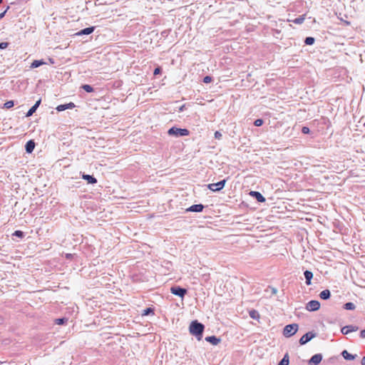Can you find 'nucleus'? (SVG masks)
Returning <instances> with one entry per match:
<instances>
[{
	"mask_svg": "<svg viewBox=\"0 0 365 365\" xmlns=\"http://www.w3.org/2000/svg\"><path fill=\"white\" fill-rule=\"evenodd\" d=\"M204 329L205 326L197 320L192 321L189 327L190 334L195 336L198 340L201 339Z\"/></svg>",
	"mask_w": 365,
	"mask_h": 365,
	"instance_id": "nucleus-1",
	"label": "nucleus"
},
{
	"mask_svg": "<svg viewBox=\"0 0 365 365\" xmlns=\"http://www.w3.org/2000/svg\"><path fill=\"white\" fill-rule=\"evenodd\" d=\"M168 134L169 135H172V136H175V137L178 138V137L189 135L190 131L186 128H179L173 126L168 130Z\"/></svg>",
	"mask_w": 365,
	"mask_h": 365,
	"instance_id": "nucleus-2",
	"label": "nucleus"
},
{
	"mask_svg": "<svg viewBox=\"0 0 365 365\" xmlns=\"http://www.w3.org/2000/svg\"><path fill=\"white\" fill-rule=\"evenodd\" d=\"M298 330V324H291L286 325L283 330V335L286 337L293 336Z\"/></svg>",
	"mask_w": 365,
	"mask_h": 365,
	"instance_id": "nucleus-3",
	"label": "nucleus"
},
{
	"mask_svg": "<svg viewBox=\"0 0 365 365\" xmlns=\"http://www.w3.org/2000/svg\"><path fill=\"white\" fill-rule=\"evenodd\" d=\"M170 292L176 296L183 298L187 294V290L185 288H182L180 286H173L170 288Z\"/></svg>",
	"mask_w": 365,
	"mask_h": 365,
	"instance_id": "nucleus-4",
	"label": "nucleus"
},
{
	"mask_svg": "<svg viewBox=\"0 0 365 365\" xmlns=\"http://www.w3.org/2000/svg\"><path fill=\"white\" fill-rule=\"evenodd\" d=\"M225 183H226V180L224 179V180H220L216 183L209 184L207 185V187L210 190H212L213 192H217V191H220L221 190H222L225 185Z\"/></svg>",
	"mask_w": 365,
	"mask_h": 365,
	"instance_id": "nucleus-5",
	"label": "nucleus"
},
{
	"mask_svg": "<svg viewBox=\"0 0 365 365\" xmlns=\"http://www.w3.org/2000/svg\"><path fill=\"white\" fill-rule=\"evenodd\" d=\"M316 333L313 332V331H309L307 333H306L305 334H304L299 339V344L301 345H304L305 344H307V342H309V341H311L313 338H314L316 336Z\"/></svg>",
	"mask_w": 365,
	"mask_h": 365,
	"instance_id": "nucleus-6",
	"label": "nucleus"
},
{
	"mask_svg": "<svg viewBox=\"0 0 365 365\" xmlns=\"http://www.w3.org/2000/svg\"><path fill=\"white\" fill-rule=\"evenodd\" d=\"M320 308V303L317 300H311L306 304V309L309 312L317 311Z\"/></svg>",
	"mask_w": 365,
	"mask_h": 365,
	"instance_id": "nucleus-7",
	"label": "nucleus"
},
{
	"mask_svg": "<svg viewBox=\"0 0 365 365\" xmlns=\"http://www.w3.org/2000/svg\"><path fill=\"white\" fill-rule=\"evenodd\" d=\"M204 205L202 204L192 205L186 209L187 212H200L203 210Z\"/></svg>",
	"mask_w": 365,
	"mask_h": 365,
	"instance_id": "nucleus-8",
	"label": "nucleus"
},
{
	"mask_svg": "<svg viewBox=\"0 0 365 365\" xmlns=\"http://www.w3.org/2000/svg\"><path fill=\"white\" fill-rule=\"evenodd\" d=\"M322 360V355L321 354H316L313 355L309 361V364L318 365Z\"/></svg>",
	"mask_w": 365,
	"mask_h": 365,
	"instance_id": "nucleus-9",
	"label": "nucleus"
},
{
	"mask_svg": "<svg viewBox=\"0 0 365 365\" xmlns=\"http://www.w3.org/2000/svg\"><path fill=\"white\" fill-rule=\"evenodd\" d=\"M250 195L255 197L259 202H264L266 200L265 197L257 191H251Z\"/></svg>",
	"mask_w": 365,
	"mask_h": 365,
	"instance_id": "nucleus-10",
	"label": "nucleus"
},
{
	"mask_svg": "<svg viewBox=\"0 0 365 365\" xmlns=\"http://www.w3.org/2000/svg\"><path fill=\"white\" fill-rule=\"evenodd\" d=\"M75 104L72 102L69 103H66V104H61V105H58L57 107H56V110L59 112L61 111H63L66 109H72L75 107Z\"/></svg>",
	"mask_w": 365,
	"mask_h": 365,
	"instance_id": "nucleus-11",
	"label": "nucleus"
},
{
	"mask_svg": "<svg viewBox=\"0 0 365 365\" xmlns=\"http://www.w3.org/2000/svg\"><path fill=\"white\" fill-rule=\"evenodd\" d=\"M95 30L94 26H90L85 29H81L78 33H76V35L78 36H83V35H89L92 34Z\"/></svg>",
	"mask_w": 365,
	"mask_h": 365,
	"instance_id": "nucleus-12",
	"label": "nucleus"
},
{
	"mask_svg": "<svg viewBox=\"0 0 365 365\" xmlns=\"http://www.w3.org/2000/svg\"><path fill=\"white\" fill-rule=\"evenodd\" d=\"M41 103V99L37 101L35 103V104L28 110V112L26 114V117L31 116L36 112V110H37V108L40 106Z\"/></svg>",
	"mask_w": 365,
	"mask_h": 365,
	"instance_id": "nucleus-13",
	"label": "nucleus"
},
{
	"mask_svg": "<svg viewBox=\"0 0 365 365\" xmlns=\"http://www.w3.org/2000/svg\"><path fill=\"white\" fill-rule=\"evenodd\" d=\"M82 178L86 180L88 184H96L97 182V179L93 175L83 174Z\"/></svg>",
	"mask_w": 365,
	"mask_h": 365,
	"instance_id": "nucleus-14",
	"label": "nucleus"
},
{
	"mask_svg": "<svg viewBox=\"0 0 365 365\" xmlns=\"http://www.w3.org/2000/svg\"><path fill=\"white\" fill-rule=\"evenodd\" d=\"M34 148L35 143L32 140H29L25 145V150L28 153H31L34 151Z\"/></svg>",
	"mask_w": 365,
	"mask_h": 365,
	"instance_id": "nucleus-15",
	"label": "nucleus"
},
{
	"mask_svg": "<svg viewBox=\"0 0 365 365\" xmlns=\"http://www.w3.org/2000/svg\"><path fill=\"white\" fill-rule=\"evenodd\" d=\"M304 275L306 279V284L310 285L312 284V279L313 278V273L309 270H305Z\"/></svg>",
	"mask_w": 365,
	"mask_h": 365,
	"instance_id": "nucleus-16",
	"label": "nucleus"
},
{
	"mask_svg": "<svg viewBox=\"0 0 365 365\" xmlns=\"http://www.w3.org/2000/svg\"><path fill=\"white\" fill-rule=\"evenodd\" d=\"M205 341L211 343L213 345H217L220 342V339L215 336H209L205 337Z\"/></svg>",
	"mask_w": 365,
	"mask_h": 365,
	"instance_id": "nucleus-17",
	"label": "nucleus"
},
{
	"mask_svg": "<svg viewBox=\"0 0 365 365\" xmlns=\"http://www.w3.org/2000/svg\"><path fill=\"white\" fill-rule=\"evenodd\" d=\"M358 329H359V327L356 325H349V326L344 327V330H345V331H344V335L348 334L349 333H350L351 331H356Z\"/></svg>",
	"mask_w": 365,
	"mask_h": 365,
	"instance_id": "nucleus-18",
	"label": "nucleus"
},
{
	"mask_svg": "<svg viewBox=\"0 0 365 365\" xmlns=\"http://www.w3.org/2000/svg\"><path fill=\"white\" fill-rule=\"evenodd\" d=\"M330 297H331V292L329 289H324V290L322 291L319 294V297L324 300H327V299H329Z\"/></svg>",
	"mask_w": 365,
	"mask_h": 365,
	"instance_id": "nucleus-19",
	"label": "nucleus"
},
{
	"mask_svg": "<svg viewBox=\"0 0 365 365\" xmlns=\"http://www.w3.org/2000/svg\"><path fill=\"white\" fill-rule=\"evenodd\" d=\"M44 64H46V62H44L43 60H35L31 63L30 68H36Z\"/></svg>",
	"mask_w": 365,
	"mask_h": 365,
	"instance_id": "nucleus-20",
	"label": "nucleus"
},
{
	"mask_svg": "<svg viewBox=\"0 0 365 365\" xmlns=\"http://www.w3.org/2000/svg\"><path fill=\"white\" fill-rule=\"evenodd\" d=\"M289 354L286 353L282 360L278 363L277 365H289Z\"/></svg>",
	"mask_w": 365,
	"mask_h": 365,
	"instance_id": "nucleus-21",
	"label": "nucleus"
},
{
	"mask_svg": "<svg viewBox=\"0 0 365 365\" xmlns=\"http://www.w3.org/2000/svg\"><path fill=\"white\" fill-rule=\"evenodd\" d=\"M357 356L356 354H351L346 350H344V359L346 360H353Z\"/></svg>",
	"mask_w": 365,
	"mask_h": 365,
	"instance_id": "nucleus-22",
	"label": "nucleus"
},
{
	"mask_svg": "<svg viewBox=\"0 0 365 365\" xmlns=\"http://www.w3.org/2000/svg\"><path fill=\"white\" fill-rule=\"evenodd\" d=\"M154 309L151 307H148L145 309L142 312V316H148V315H154Z\"/></svg>",
	"mask_w": 365,
	"mask_h": 365,
	"instance_id": "nucleus-23",
	"label": "nucleus"
},
{
	"mask_svg": "<svg viewBox=\"0 0 365 365\" xmlns=\"http://www.w3.org/2000/svg\"><path fill=\"white\" fill-rule=\"evenodd\" d=\"M304 19H305L304 16L302 15V16H299V17L294 19V20H292V22L296 24H302L304 21Z\"/></svg>",
	"mask_w": 365,
	"mask_h": 365,
	"instance_id": "nucleus-24",
	"label": "nucleus"
},
{
	"mask_svg": "<svg viewBox=\"0 0 365 365\" xmlns=\"http://www.w3.org/2000/svg\"><path fill=\"white\" fill-rule=\"evenodd\" d=\"M68 322V318L66 317H62L55 319V323L58 325H63L66 324Z\"/></svg>",
	"mask_w": 365,
	"mask_h": 365,
	"instance_id": "nucleus-25",
	"label": "nucleus"
},
{
	"mask_svg": "<svg viewBox=\"0 0 365 365\" xmlns=\"http://www.w3.org/2000/svg\"><path fill=\"white\" fill-rule=\"evenodd\" d=\"M355 307V304L352 302H347L344 304V309H346L347 310H354Z\"/></svg>",
	"mask_w": 365,
	"mask_h": 365,
	"instance_id": "nucleus-26",
	"label": "nucleus"
},
{
	"mask_svg": "<svg viewBox=\"0 0 365 365\" xmlns=\"http://www.w3.org/2000/svg\"><path fill=\"white\" fill-rule=\"evenodd\" d=\"M314 41H315L314 38L312 37V36H308L304 39V43L306 45H312V44H314Z\"/></svg>",
	"mask_w": 365,
	"mask_h": 365,
	"instance_id": "nucleus-27",
	"label": "nucleus"
},
{
	"mask_svg": "<svg viewBox=\"0 0 365 365\" xmlns=\"http://www.w3.org/2000/svg\"><path fill=\"white\" fill-rule=\"evenodd\" d=\"M81 88L87 93H91L93 91V88L88 84H84L81 86Z\"/></svg>",
	"mask_w": 365,
	"mask_h": 365,
	"instance_id": "nucleus-28",
	"label": "nucleus"
},
{
	"mask_svg": "<svg viewBox=\"0 0 365 365\" xmlns=\"http://www.w3.org/2000/svg\"><path fill=\"white\" fill-rule=\"evenodd\" d=\"M14 106V102L13 101H8L4 103V107L9 109L12 108Z\"/></svg>",
	"mask_w": 365,
	"mask_h": 365,
	"instance_id": "nucleus-29",
	"label": "nucleus"
},
{
	"mask_svg": "<svg viewBox=\"0 0 365 365\" xmlns=\"http://www.w3.org/2000/svg\"><path fill=\"white\" fill-rule=\"evenodd\" d=\"M13 235L16 236V237H20V238H22L24 236V233L22 231H21V230H16L14 232Z\"/></svg>",
	"mask_w": 365,
	"mask_h": 365,
	"instance_id": "nucleus-30",
	"label": "nucleus"
},
{
	"mask_svg": "<svg viewBox=\"0 0 365 365\" xmlns=\"http://www.w3.org/2000/svg\"><path fill=\"white\" fill-rule=\"evenodd\" d=\"M264 121L261 118L256 119L254 122V125L257 127H259L263 124Z\"/></svg>",
	"mask_w": 365,
	"mask_h": 365,
	"instance_id": "nucleus-31",
	"label": "nucleus"
},
{
	"mask_svg": "<svg viewBox=\"0 0 365 365\" xmlns=\"http://www.w3.org/2000/svg\"><path fill=\"white\" fill-rule=\"evenodd\" d=\"M250 316L252 319H256L259 316V314L257 311L252 310L250 312Z\"/></svg>",
	"mask_w": 365,
	"mask_h": 365,
	"instance_id": "nucleus-32",
	"label": "nucleus"
},
{
	"mask_svg": "<svg viewBox=\"0 0 365 365\" xmlns=\"http://www.w3.org/2000/svg\"><path fill=\"white\" fill-rule=\"evenodd\" d=\"M212 78L210 76H206L203 78V82L205 83H209L212 81Z\"/></svg>",
	"mask_w": 365,
	"mask_h": 365,
	"instance_id": "nucleus-33",
	"label": "nucleus"
},
{
	"mask_svg": "<svg viewBox=\"0 0 365 365\" xmlns=\"http://www.w3.org/2000/svg\"><path fill=\"white\" fill-rule=\"evenodd\" d=\"M309 132H310V130L308 127H306V126L302 127V133L308 134V133H309Z\"/></svg>",
	"mask_w": 365,
	"mask_h": 365,
	"instance_id": "nucleus-34",
	"label": "nucleus"
},
{
	"mask_svg": "<svg viewBox=\"0 0 365 365\" xmlns=\"http://www.w3.org/2000/svg\"><path fill=\"white\" fill-rule=\"evenodd\" d=\"M9 45V43L7 42H1L0 43V49H5L6 48H7Z\"/></svg>",
	"mask_w": 365,
	"mask_h": 365,
	"instance_id": "nucleus-35",
	"label": "nucleus"
},
{
	"mask_svg": "<svg viewBox=\"0 0 365 365\" xmlns=\"http://www.w3.org/2000/svg\"><path fill=\"white\" fill-rule=\"evenodd\" d=\"M222 136V133L220 131H215V138L216 139L220 140V139H221Z\"/></svg>",
	"mask_w": 365,
	"mask_h": 365,
	"instance_id": "nucleus-36",
	"label": "nucleus"
},
{
	"mask_svg": "<svg viewBox=\"0 0 365 365\" xmlns=\"http://www.w3.org/2000/svg\"><path fill=\"white\" fill-rule=\"evenodd\" d=\"M160 72H161V68L160 67H158V68H155L153 73H154V75H158Z\"/></svg>",
	"mask_w": 365,
	"mask_h": 365,
	"instance_id": "nucleus-37",
	"label": "nucleus"
},
{
	"mask_svg": "<svg viewBox=\"0 0 365 365\" xmlns=\"http://www.w3.org/2000/svg\"><path fill=\"white\" fill-rule=\"evenodd\" d=\"M185 109H186V104H183V105H182V106L179 108L178 111H179V112H182V111H184Z\"/></svg>",
	"mask_w": 365,
	"mask_h": 365,
	"instance_id": "nucleus-38",
	"label": "nucleus"
},
{
	"mask_svg": "<svg viewBox=\"0 0 365 365\" xmlns=\"http://www.w3.org/2000/svg\"><path fill=\"white\" fill-rule=\"evenodd\" d=\"M9 9V6H7L6 9L4 12L0 14V20L5 16L6 13Z\"/></svg>",
	"mask_w": 365,
	"mask_h": 365,
	"instance_id": "nucleus-39",
	"label": "nucleus"
},
{
	"mask_svg": "<svg viewBox=\"0 0 365 365\" xmlns=\"http://www.w3.org/2000/svg\"><path fill=\"white\" fill-rule=\"evenodd\" d=\"M360 336L361 338H365V329H364L361 331Z\"/></svg>",
	"mask_w": 365,
	"mask_h": 365,
	"instance_id": "nucleus-40",
	"label": "nucleus"
},
{
	"mask_svg": "<svg viewBox=\"0 0 365 365\" xmlns=\"http://www.w3.org/2000/svg\"><path fill=\"white\" fill-rule=\"evenodd\" d=\"M338 325L339 327L340 331L342 333V323L340 321L338 322Z\"/></svg>",
	"mask_w": 365,
	"mask_h": 365,
	"instance_id": "nucleus-41",
	"label": "nucleus"
},
{
	"mask_svg": "<svg viewBox=\"0 0 365 365\" xmlns=\"http://www.w3.org/2000/svg\"><path fill=\"white\" fill-rule=\"evenodd\" d=\"M361 364L362 365H365V356H364L362 360H361Z\"/></svg>",
	"mask_w": 365,
	"mask_h": 365,
	"instance_id": "nucleus-42",
	"label": "nucleus"
},
{
	"mask_svg": "<svg viewBox=\"0 0 365 365\" xmlns=\"http://www.w3.org/2000/svg\"><path fill=\"white\" fill-rule=\"evenodd\" d=\"M272 293L276 294L277 289L275 288L272 289Z\"/></svg>",
	"mask_w": 365,
	"mask_h": 365,
	"instance_id": "nucleus-43",
	"label": "nucleus"
},
{
	"mask_svg": "<svg viewBox=\"0 0 365 365\" xmlns=\"http://www.w3.org/2000/svg\"><path fill=\"white\" fill-rule=\"evenodd\" d=\"M329 322L330 323H335L336 322H334L331 318L329 319Z\"/></svg>",
	"mask_w": 365,
	"mask_h": 365,
	"instance_id": "nucleus-44",
	"label": "nucleus"
},
{
	"mask_svg": "<svg viewBox=\"0 0 365 365\" xmlns=\"http://www.w3.org/2000/svg\"><path fill=\"white\" fill-rule=\"evenodd\" d=\"M334 297V298H336V299H340V296H339V295H336V296H335V297Z\"/></svg>",
	"mask_w": 365,
	"mask_h": 365,
	"instance_id": "nucleus-45",
	"label": "nucleus"
},
{
	"mask_svg": "<svg viewBox=\"0 0 365 365\" xmlns=\"http://www.w3.org/2000/svg\"><path fill=\"white\" fill-rule=\"evenodd\" d=\"M71 256V254H67V255H66V257H67V258H69Z\"/></svg>",
	"mask_w": 365,
	"mask_h": 365,
	"instance_id": "nucleus-46",
	"label": "nucleus"
},
{
	"mask_svg": "<svg viewBox=\"0 0 365 365\" xmlns=\"http://www.w3.org/2000/svg\"><path fill=\"white\" fill-rule=\"evenodd\" d=\"M344 24H349V23L348 21H344Z\"/></svg>",
	"mask_w": 365,
	"mask_h": 365,
	"instance_id": "nucleus-47",
	"label": "nucleus"
},
{
	"mask_svg": "<svg viewBox=\"0 0 365 365\" xmlns=\"http://www.w3.org/2000/svg\"><path fill=\"white\" fill-rule=\"evenodd\" d=\"M364 125H365V122H364Z\"/></svg>",
	"mask_w": 365,
	"mask_h": 365,
	"instance_id": "nucleus-48",
	"label": "nucleus"
}]
</instances>
